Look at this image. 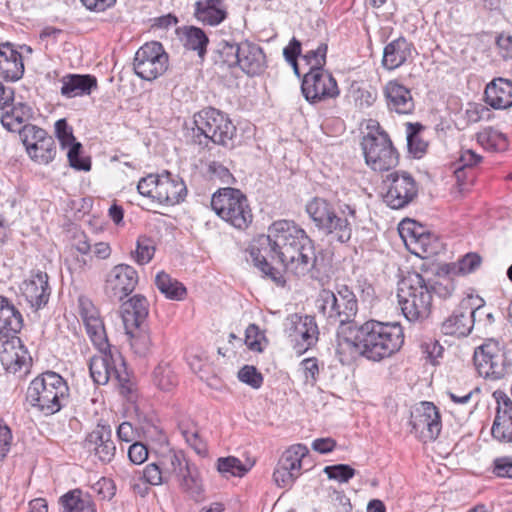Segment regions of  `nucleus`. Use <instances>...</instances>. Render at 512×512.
<instances>
[{"label":"nucleus","instance_id":"f257e3e1","mask_svg":"<svg viewBox=\"0 0 512 512\" xmlns=\"http://www.w3.org/2000/svg\"><path fill=\"white\" fill-rule=\"evenodd\" d=\"M253 263L276 283H284L281 273L268 263L276 261L283 269L297 277L320 272L314 241L294 221L278 220L261 235L250 248Z\"/></svg>","mask_w":512,"mask_h":512},{"label":"nucleus","instance_id":"f03ea898","mask_svg":"<svg viewBox=\"0 0 512 512\" xmlns=\"http://www.w3.org/2000/svg\"><path fill=\"white\" fill-rule=\"evenodd\" d=\"M403 343L404 334L399 323L369 320L355 326L351 337L344 336L339 346L346 344L366 359L379 362L394 355Z\"/></svg>","mask_w":512,"mask_h":512},{"label":"nucleus","instance_id":"7ed1b4c3","mask_svg":"<svg viewBox=\"0 0 512 512\" xmlns=\"http://www.w3.org/2000/svg\"><path fill=\"white\" fill-rule=\"evenodd\" d=\"M306 212L319 232L339 243L349 242L358 226L356 206L349 203L338 201L334 207L326 199L315 197L306 204Z\"/></svg>","mask_w":512,"mask_h":512},{"label":"nucleus","instance_id":"20e7f679","mask_svg":"<svg viewBox=\"0 0 512 512\" xmlns=\"http://www.w3.org/2000/svg\"><path fill=\"white\" fill-rule=\"evenodd\" d=\"M319 313L330 325H338V337L343 339L346 330L353 333L354 327L350 325L358 311V301L354 292L347 285H340L336 291L322 289L316 299ZM343 342V340H341Z\"/></svg>","mask_w":512,"mask_h":512},{"label":"nucleus","instance_id":"39448f33","mask_svg":"<svg viewBox=\"0 0 512 512\" xmlns=\"http://www.w3.org/2000/svg\"><path fill=\"white\" fill-rule=\"evenodd\" d=\"M69 387L56 372L47 371L33 379L27 389L26 398L31 406L44 415H53L68 402Z\"/></svg>","mask_w":512,"mask_h":512},{"label":"nucleus","instance_id":"423d86ee","mask_svg":"<svg viewBox=\"0 0 512 512\" xmlns=\"http://www.w3.org/2000/svg\"><path fill=\"white\" fill-rule=\"evenodd\" d=\"M398 304L409 322H422L429 317L432 310V295L424 277L409 273L398 283Z\"/></svg>","mask_w":512,"mask_h":512},{"label":"nucleus","instance_id":"0eeeda50","mask_svg":"<svg viewBox=\"0 0 512 512\" xmlns=\"http://www.w3.org/2000/svg\"><path fill=\"white\" fill-rule=\"evenodd\" d=\"M193 141L199 145H207L208 141L228 146L236 134V127L221 111L208 108L201 111L194 120Z\"/></svg>","mask_w":512,"mask_h":512},{"label":"nucleus","instance_id":"6e6552de","mask_svg":"<svg viewBox=\"0 0 512 512\" xmlns=\"http://www.w3.org/2000/svg\"><path fill=\"white\" fill-rule=\"evenodd\" d=\"M211 207L221 219L236 229L244 230L252 223V210L247 197L239 189H220L213 194Z\"/></svg>","mask_w":512,"mask_h":512},{"label":"nucleus","instance_id":"1a4fd4ad","mask_svg":"<svg viewBox=\"0 0 512 512\" xmlns=\"http://www.w3.org/2000/svg\"><path fill=\"white\" fill-rule=\"evenodd\" d=\"M101 355L93 356L89 361L91 378L96 384L104 385L109 380H115L122 394L131 392L129 373L120 354L114 355L108 351L100 352Z\"/></svg>","mask_w":512,"mask_h":512},{"label":"nucleus","instance_id":"9d476101","mask_svg":"<svg viewBox=\"0 0 512 512\" xmlns=\"http://www.w3.org/2000/svg\"><path fill=\"white\" fill-rule=\"evenodd\" d=\"M361 145L365 161L374 171H388L398 164V153L386 132L368 133Z\"/></svg>","mask_w":512,"mask_h":512},{"label":"nucleus","instance_id":"9b49d317","mask_svg":"<svg viewBox=\"0 0 512 512\" xmlns=\"http://www.w3.org/2000/svg\"><path fill=\"white\" fill-rule=\"evenodd\" d=\"M398 230L408 250L421 258L437 255L442 248L439 238L415 220H403Z\"/></svg>","mask_w":512,"mask_h":512},{"label":"nucleus","instance_id":"f8f14e48","mask_svg":"<svg viewBox=\"0 0 512 512\" xmlns=\"http://www.w3.org/2000/svg\"><path fill=\"white\" fill-rule=\"evenodd\" d=\"M384 202L392 209H402L418 195L415 179L407 172L393 171L383 180Z\"/></svg>","mask_w":512,"mask_h":512},{"label":"nucleus","instance_id":"ddd939ff","mask_svg":"<svg viewBox=\"0 0 512 512\" xmlns=\"http://www.w3.org/2000/svg\"><path fill=\"white\" fill-rule=\"evenodd\" d=\"M134 71L143 80L152 81L168 68V55L159 42H149L138 49L134 58Z\"/></svg>","mask_w":512,"mask_h":512},{"label":"nucleus","instance_id":"4468645a","mask_svg":"<svg viewBox=\"0 0 512 512\" xmlns=\"http://www.w3.org/2000/svg\"><path fill=\"white\" fill-rule=\"evenodd\" d=\"M473 360L479 375L493 380L503 378L510 366L505 352L493 341L476 348Z\"/></svg>","mask_w":512,"mask_h":512},{"label":"nucleus","instance_id":"2eb2a0df","mask_svg":"<svg viewBox=\"0 0 512 512\" xmlns=\"http://www.w3.org/2000/svg\"><path fill=\"white\" fill-rule=\"evenodd\" d=\"M301 90L309 103L336 98L340 91L335 78L322 67L310 69L303 77Z\"/></svg>","mask_w":512,"mask_h":512},{"label":"nucleus","instance_id":"dca6fc26","mask_svg":"<svg viewBox=\"0 0 512 512\" xmlns=\"http://www.w3.org/2000/svg\"><path fill=\"white\" fill-rule=\"evenodd\" d=\"M285 332L294 344L297 353L302 354L313 347L319 337V329L313 316L293 314L287 319Z\"/></svg>","mask_w":512,"mask_h":512},{"label":"nucleus","instance_id":"f3484780","mask_svg":"<svg viewBox=\"0 0 512 512\" xmlns=\"http://www.w3.org/2000/svg\"><path fill=\"white\" fill-rule=\"evenodd\" d=\"M309 453L303 444H295L289 447L278 461L273 473V479L277 486L289 488L301 475L302 461Z\"/></svg>","mask_w":512,"mask_h":512},{"label":"nucleus","instance_id":"a211bd4d","mask_svg":"<svg viewBox=\"0 0 512 512\" xmlns=\"http://www.w3.org/2000/svg\"><path fill=\"white\" fill-rule=\"evenodd\" d=\"M137 283V271L130 265L118 264L106 274L104 292L110 299L121 301L134 291Z\"/></svg>","mask_w":512,"mask_h":512},{"label":"nucleus","instance_id":"6ab92c4d","mask_svg":"<svg viewBox=\"0 0 512 512\" xmlns=\"http://www.w3.org/2000/svg\"><path fill=\"white\" fill-rule=\"evenodd\" d=\"M412 432L423 441L435 440L441 432V417L432 402H422L411 412Z\"/></svg>","mask_w":512,"mask_h":512},{"label":"nucleus","instance_id":"aec40b11","mask_svg":"<svg viewBox=\"0 0 512 512\" xmlns=\"http://www.w3.org/2000/svg\"><path fill=\"white\" fill-rule=\"evenodd\" d=\"M481 307L473 308L469 301H462L457 309L443 321L441 331L445 335L464 337L470 334L476 315Z\"/></svg>","mask_w":512,"mask_h":512},{"label":"nucleus","instance_id":"412c9836","mask_svg":"<svg viewBox=\"0 0 512 512\" xmlns=\"http://www.w3.org/2000/svg\"><path fill=\"white\" fill-rule=\"evenodd\" d=\"M84 448L93 454L99 461L109 463L116 453V446L112 440V431L109 426L97 425L84 440Z\"/></svg>","mask_w":512,"mask_h":512},{"label":"nucleus","instance_id":"4be33fe9","mask_svg":"<svg viewBox=\"0 0 512 512\" xmlns=\"http://www.w3.org/2000/svg\"><path fill=\"white\" fill-rule=\"evenodd\" d=\"M49 276L46 272L32 271L28 279L21 285L22 295L32 308L36 310L44 307L51 294Z\"/></svg>","mask_w":512,"mask_h":512},{"label":"nucleus","instance_id":"5701e85b","mask_svg":"<svg viewBox=\"0 0 512 512\" xmlns=\"http://www.w3.org/2000/svg\"><path fill=\"white\" fill-rule=\"evenodd\" d=\"M153 199L161 204L174 205L184 200L187 189L183 180L178 175L169 171L158 174V186H155Z\"/></svg>","mask_w":512,"mask_h":512},{"label":"nucleus","instance_id":"b1692460","mask_svg":"<svg viewBox=\"0 0 512 512\" xmlns=\"http://www.w3.org/2000/svg\"><path fill=\"white\" fill-rule=\"evenodd\" d=\"M30 360L27 350L19 337L12 335L0 344V362L3 368L16 373L26 366Z\"/></svg>","mask_w":512,"mask_h":512},{"label":"nucleus","instance_id":"393cba45","mask_svg":"<svg viewBox=\"0 0 512 512\" xmlns=\"http://www.w3.org/2000/svg\"><path fill=\"white\" fill-rule=\"evenodd\" d=\"M383 93L389 111L402 115H408L414 111L415 103L410 89L397 80L387 82Z\"/></svg>","mask_w":512,"mask_h":512},{"label":"nucleus","instance_id":"a878e982","mask_svg":"<svg viewBox=\"0 0 512 512\" xmlns=\"http://www.w3.org/2000/svg\"><path fill=\"white\" fill-rule=\"evenodd\" d=\"M148 307V301L142 295H134L122 304L121 317L127 334L141 328L148 316Z\"/></svg>","mask_w":512,"mask_h":512},{"label":"nucleus","instance_id":"bb28decb","mask_svg":"<svg viewBox=\"0 0 512 512\" xmlns=\"http://www.w3.org/2000/svg\"><path fill=\"white\" fill-rule=\"evenodd\" d=\"M238 67L249 76L262 74L267 67L266 56L262 48L250 41H243Z\"/></svg>","mask_w":512,"mask_h":512},{"label":"nucleus","instance_id":"cd10ccee","mask_svg":"<svg viewBox=\"0 0 512 512\" xmlns=\"http://www.w3.org/2000/svg\"><path fill=\"white\" fill-rule=\"evenodd\" d=\"M61 95L66 98H75L90 95L97 88V79L89 74H67L60 80Z\"/></svg>","mask_w":512,"mask_h":512},{"label":"nucleus","instance_id":"c85d7f7f","mask_svg":"<svg viewBox=\"0 0 512 512\" xmlns=\"http://www.w3.org/2000/svg\"><path fill=\"white\" fill-rule=\"evenodd\" d=\"M24 73V64L21 53L15 50L10 43L0 44V77L16 81Z\"/></svg>","mask_w":512,"mask_h":512},{"label":"nucleus","instance_id":"c756f323","mask_svg":"<svg viewBox=\"0 0 512 512\" xmlns=\"http://www.w3.org/2000/svg\"><path fill=\"white\" fill-rule=\"evenodd\" d=\"M413 44L404 37L389 42L383 50L382 66L387 70H394L402 66L410 57Z\"/></svg>","mask_w":512,"mask_h":512},{"label":"nucleus","instance_id":"7c9ffc66","mask_svg":"<svg viewBox=\"0 0 512 512\" xmlns=\"http://www.w3.org/2000/svg\"><path fill=\"white\" fill-rule=\"evenodd\" d=\"M485 102L494 109L512 106V82L503 78L493 80L486 86Z\"/></svg>","mask_w":512,"mask_h":512},{"label":"nucleus","instance_id":"2f4dec72","mask_svg":"<svg viewBox=\"0 0 512 512\" xmlns=\"http://www.w3.org/2000/svg\"><path fill=\"white\" fill-rule=\"evenodd\" d=\"M227 8L223 0H198L194 15L205 25L216 26L227 18Z\"/></svg>","mask_w":512,"mask_h":512},{"label":"nucleus","instance_id":"473e14b6","mask_svg":"<svg viewBox=\"0 0 512 512\" xmlns=\"http://www.w3.org/2000/svg\"><path fill=\"white\" fill-rule=\"evenodd\" d=\"M179 489L191 499L199 501L204 492L202 479L196 465L189 463L181 475L177 478Z\"/></svg>","mask_w":512,"mask_h":512},{"label":"nucleus","instance_id":"72a5a7b5","mask_svg":"<svg viewBox=\"0 0 512 512\" xmlns=\"http://www.w3.org/2000/svg\"><path fill=\"white\" fill-rule=\"evenodd\" d=\"M162 473L165 476L166 482L172 478H177L185 470L190 463L182 451L170 450L166 454H163L158 461Z\"/></svg>","mask_w":512,"mask_h":512},{"label":"nucleus","instance_id":"f704fd0d","mask_svg":"<svg viewBox=\"0 0 512 512\" xmlns=\"http://www.w3.org/2000/svg\"><path fill=\"white\" fill-rule=\"evenodd\" d=\"M22 327V316L8 300L0 296V334H16Z\"/></svg>","mask_w":512,"mask_h":512},{"label":"nucleus","instance_id":"c9c22d12","mask_svg":"<svg viewBox=\"0 0 512 512\" xmlns=\"http://www.w3.org/2000/svg\"><path fill=\"white\" fill-rule=\"evenodd\" d=\"M11 110L7 111L1 118L2 125L9 131H17L26 121L33 118V109L24 102H12Z\"/></svg>","mask_w":512,"mask_h":512},{"label":"nucleus","instance_id":"e433bc0d","mask_svg":"<svg viewBox=\"0 0 512 512\" xmlns=\"http://www.w3.org/2000/svg\"><path fill=\"white\" fill-rule=\"evenodd\" d=\"M155 285L166 298L171 300H181L186 294L184 285L164 271L156 275Z\"/></svg>","mask_w":512,"mask_h":512},{"label":"nucleus","instance_id":"4c0bfd02","mask_svg":"<svg viewBox=\"0 0 512 512\" xmlns=\"http://www.w3.org/2000/svg\"><path fill=\"white\" fill-rule=\"evenodd\" d=\"M182 41L187 49L196 51L200 58L205 56L209 39L201 28L185 27Z\"/></svg>","mask_w":512,"mask_h":512},{"label":"nucleus","instance_id":"58836bf2","mask_svg":"<svg viewBox=\"0 0 512 512\" xmlns=\"http://www.w3.org/2000/svg\"><path fill=\"white\" fill-rule=\"evenodd\" d=\"M56 144L52 136L47 135L27 152L32 160L39 164H48L56 156Z\"/></svg>","mask_w":512,"mask_h":512},{"label":"nucleus","instance_id":"ea45409f","mask_svg":"<svg viewBox=\"0 0 512 512\" xmlns=\"http://www.w3.org/2000/svg\"><path fill=\"white\" fill-rule=\"evenodd\" d=\"M63 512H96L89 499L81 497L80 490H73L61 497Z\"/></svg>","mask_w":512,"mask_h":512},{"label":"nucleus","instance_id":"a19ab883","mask_svg":"<svg viewBox=\"0 0 512 512\" xmlns=\"http://www.w3.org/2000/svg\"><path fill=\"white\" fill-rule=\"evenodd\" d=\"M423 129L424 126L420 123H406L408 150L415 157H421L427 149V143L420 136Z\"/></svg>","mask_w":512,"mask_h":512},{"label":"nucleus","instance_id":"79ce46f5","mask_svg":"<svg viewBox=\"0 0 512 512\" xmlns=\"http://www.w3.org/2000/svg\"><path fill=\"white\" fill-rule=\"evenodd\" d=\"M84 325L90 340L99 350V352L108 351L110 348V344L107 339L102 319H92V321H88L84 323Z\"/></svg>","mask_w":512,"mask_h":512},{"label":"nucleus","instance_id":"37998d69","mask_svg":"<svg viewBox=\"0 0 512 512\" xmlns=\"http://www.w3.org/2000/svg\"><path fill=\"white\" fill-rule=\"evenodd\" d=\"M478 143L489 150H503L506 147V136L500 131L488 127L477 134Z\"/></svg>","mask_w":512,"mask_h":512},{"label":"nucleus","instance_id":"c03bdc74","mask_svg":"<svg viewBox=\"0 0 512 512\" xmlns=\"http://www.w3.org/2000/svg\"><path fill=\"white\" fill-rule=\"evenodd\" d=\"M251 466L244 465L238 458L229 456L217 460L218 472L226 478L230 476L243 477Z\"/></svg>","mask_w":512,"mask_h":512},{"label":"nucleus","instance_id":"a18cd8bd","mask_svg":"<svg viewBox=\"0 0 512 512\" xmlns=\"http://www.w3.org/2000/svg\"><path fill=\"white\" fill-rule=\"evenodd\" d=\"M153 382L161 390L168 391L177 384V377L167 363H161L153 371Z\"/></svg>","mask_w":512,"mask_h":512},{"label":"nucleus","instance_id":"49530a36","mask_svg":"<svg viewBox=\"0 0 512 512\" xmlns=\"http://www.w3.org/2000/svg\"><path fill=\"white\" fill-rule=\"evenodd\" d=\"M155 253V246L153 240L142 236L139 237L136 243V249L132 252V258L139 265L149 263Z\"/></svg>","mask_w":512,"mask_h":512},{"label":"nucleus","instance_id":"de8ad7c7","mask_svg":"<svg viewBox=\"0 0 512 512\" xmlns=\"http://www.w3.org/2000/svg\"><path fill=\"white\" fill-rule=\"evenodd\" d=\"M18 131L27 152L48 135L44 129L31 124L22 126Z\"/></svg>","mask_w":512,"mask_h":512},{"label":"nucleus","instance_id":"09e8293b","mask_svg":"<svg viewBox=\"0 0 512 512\" xmlns=\"http://www.w3.org/2000/svg\"><path fill=\"white\" fill-rule=\"evenodd\" d=\"M241 48H242V42L235 43V42L223 41L219 44L220 58L229 67L238 66V58L240 55Z\"/></svg>","mask_w":512,"mask_h":512},{"label":"nucleus","instance_id":"8fccbe9b","mask_svg":"<svg viewBox=\"0 0 512 512\" xmlns=\"http://www.w3.org/2000/svg\"><path fill=\"white\" fill-rule=\"evenodd\" d=\"M68 147L69 150L67 152V157L70 166L77 170L89 171L91 168V162L89 158H84L81 156V143L74 142L70 144Z\"/></svg>","mask_w":512,"mask_h":512},{"label":"nucleus","instance_id":"3c124183","mask_svg":"<svg viewBox=\"0 0 512 512\" xmlns=\"http://www.w3.org/2000/svg\"><path fill=\"white\" fill-rule=\"evenodd\" d=\"M324 473L329 479L337 480L341 483L348 482L356 473L355 469L347 464H337L326 466Z\"/></svg>","mask_w":512,"mask_h":512},{"label":"nucleus","instance_id":"603ef678","mask_svg":"<svg viewBox=\"0 0 512 512\" xmlns=\"http://www.w3.org/2000/svg\"><path fill=\"white\" fill-rule=\"evenodd\" d=\"M497 399V411L494 420L512 421V400L503 392L494 393Z\"/></svg>","mask_w":512,"mask_h":512},{"label":"nucleus","instance_id":"864d4df0","mask_svg":"<svg viewBox=\"0 0 512 512\" xmlns=\"http://www.w3.org/2000/svg\"><path fill=\"white\" fill-rule=\"evenodd\" d=\"M328 46L326 43H320L316 49H311L306 52L304 59L307 64L310 65V69H316L317 67L324 68L326 63V54Z\"/></svg>","mask_w":512,"mask_h":512},{"label":"nucleus","instance_id":"5fc2aeb1","mask_svg":"<svg viewBox=\"0 0 512 512\" xmlns=\"http://www.w3.org/2000/svg\"><path fill=\"white\" fill-rule=\"evenodd\" d=\"M139 478H143L147 483L151 485L167 484L165 476L162 473L159 463L148 464L142 473H137Z\"/></svg>","mask_w":512,"mask_h":512},{"label":"nucleus","instance_id":"6e6d98bb","mask_svg":"<svg viewBox=\"0 0 512 512\" xmlns=\"http://www.w3.org/2000/svg\"><path fill=\"white\" fill-rule=\"evenodd\" d=\"M238 378L241 382L250 385L254 389L261 387L263 376L254 366L245 365L238 372Z\"/></svg>","mask_w":512,"mask_h":512},{"label":"nucleus","instance_id":"4d7b16f0","mask_svg":"<svg viewBox=\"0 0 512 512\" xmlns=\"http://www.w3.org/2000/svg\"><path fill=\"white\" fill-rule=\"evenodd\" d=\"M431 295L434 293L440 298L447 299L452 296L455 285L452 279L444 277L441 280L430 282L427 281Z\"/></svg>","mask_w":512,"mask_h":512},{"label":"nucleus","instance_id":"13d9d810","mask_svg":"<svg viewBox=\"0 0 512 512\" xmlns=\"http://www.w3.org/2000/svg\"><path fill=\"white\" fill-rule=\"evenodd\" d=\"M300 368L305 378V383L314 386L319 376L318 360L314 357L305 358L300 363Z\"/></svg>","mask_w":512,"mask_h":512},{"label":"nucleus","instance_id":"bf43d9fd","mask_svg":"<svg viewBox=\"0 0 512 512\" xmlns=\"http://www.w3.org/2000/svg\"><path fill=\"white\" fill-rule=\"evenodd\" d=\"M55 133L62 146L67 148L70 144L76 142L72 128L65 119H59L55 123Z\"/></svg>","mask_w":512,"mask_h":512},{"label":"nucleus","instance_id":"052dcab7","mask_svg":"<svg viewBox=\"0 0 512 512\" xmlns=\"http://www.w3.org/2000/svg\"><path fill=\"white\" fill-rule=\"evenodd\" d=\"M492 436L502 442L512 441V421L494 420L491 428Z\"/></svg>","mask_w":512,"mask_h":512},{"label":"nucleus","instance_id":"680f3d73","mask_svg":"<svg viewBox=\"0 0 512 512\" xmlns=\"http://www.w3.org/2000/svg\"><path fill=\"white\" fill-rule=\"evenodd\" d=\"M482 262V258L477 253H467L458 261V271L462 274H469L476 271Z\"/></svg>","mask_w":512,"mask_h":512},{"label":"nucleus","instance_id":"e2e57ef3","mask_svg":"<svg viewBox=\"0 0 512 512\" xmlns=\"http://www.w3.org/2000/svg\"><path fill=\"white\" fill-rule=\"evenodd\" d=\"M301 54V42L293 37L290 43L283 49V55L286 61L291 64L294 71L299 75L297 58Z\"/></svg>","mask_w":512,"mask_h":512},{"label":"nucleus","instance_id":"0e129e2a","mask_svg":"<svg viewBox=\"0 0 512 512\" xmlns=\"http://www.w3.org/2000/svg\"><path fill=\"white\" fill-rule=\"evenodd\" d=\"M79 303V314L82 318L83 323H86L88 321H92V319L100 318L99 311L94 306V304L91 302L90 299L81 296L78 299Z\"/></svg>","mask_w":512,"mask_h":512},{"label":"nucleus","instance_id":"69168bd1","mask_svg":"<svg viewBox=\"0 0 512 512\" xmlns=\"http://www.w3.org/2000/svg\"><path fill=\"white\" fill-rule=\"evenodd\" d=\"M130 335L132 338L131 346L135 352L141 356L146 355L151 346L150 336L143 331H140L137 335H133V333Z\"/></svg>","mask_w":512,"mask_h":512},{"label":"nucleus","instance_id":"338daca9","mask_svg":"<svg viewBox=\"0 0 512 512\" xmlns=\"http://www.w3.org/2000/svg\"><path fill=\"white\" fill-rule=\"evenodd\" d=\"M155 186H158V174H149L139 180L137 190L142 196L153 199V194H155L156 188Z\"/></svg>","mask_w":512,"mask_h":512},{"label":"nucleus","instance_id":"774afa93","mask_svg":"<svg viewBox=\"0 0 512 512\" xmlns=\"http://www.w3.org/2000/svg\"><path fill=\"white\" fill-rule=\"evenodd\" d=\"M493 471L498 477L512 478V457L496 458Z\"/></svg>","mask_w":512,"mask_h":512}]
</instances>
